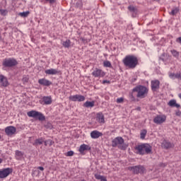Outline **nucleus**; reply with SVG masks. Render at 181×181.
Returning a JSON list of instances; mask_svg holds the SVG:
<instances>
[{
	"instance_id": "obj_1",
	"label": "nucleus",
	"mask_w": 181,
	"mask_h": 181,
	"mask_svg": "<svg viewBox=\"0 0 181 181\" xmlns=\"http://www.w3.org/2000/svg\"><path fill=\"white\" fill-rule=\"evenodd\" d=\"M122 63L127 69H134L139 64V59L135 55H127L123 59Z\"/></svg>"
},
{
	"instance_id": "obj_2",
	"label": "nucleus",
	"mask_w": 181,
	"mask_h": 181,
	"mask_svg": "<svg viewBox=\"0 0 181 181\" xmlns=\"http://www.w3.org/2000/svg\"><path fill=\"white\" fill-rule=\"evenodd\" d=\"M134 152L137 155H149L152 153V146L149 144H141L135 146Z\"/></svg>"
},
{
	"instance_id": "obj_3",
	"label": "nucleus",
	"mask_w": 181,
	"mask_h": 181,
	"mask_svg": "<svg viewBox=\"0 0 181 181\" xmlns=\"http://www.w3.org/2000/svg\"><path fill=\"white\" fill-rule=\"evenodd\" d=\"M134 93H137V98H145L148 95V89L144 86H139L133 88Z\"/></svg>"
},
{
	"instance_id": "obj_4",
	"label": "nucleus",
	"mask_w": 181,
	"mask_h": 181,
	"mask_svg": "<svg viewBox=\"0 0 181 181\" xmlns=\"http://www.w3.org/2000/svg\"><path fill=\"white\" fill-rule=\"evenodd\" d=\"M117 145H119V148L122 151H125L128 148V145L124 143V139L122 137H116L112 140V146L115 148Z\"/></svg>"
},
{
	"instance_id": "obj_5",
	"label": "nucleus",
	"mask_w": 181,
	"mask_h": 181,
	"mask_svg": "<svg viewBox=\"0 0 181 181\" xmlns=\"http://www.w3.org/2000/svg\"><path fill=\"white\" fill-rule=\"evenodd\" d=\"M27 115L31 118H36L37 119H39V121H45V119H46V117H45L42 112L36 110L28 112Z\"/></svg>"
},
{
	"instance_id": "obj_6",
	"label": "nucleus",
	"mask_w": 181,
	"mask_h": 181,
	"mask_svg": "<svg viewBox=\"0 0 181 181\" xmlns=\"http://www.w3.org/2000/svg\"><path fill=\"white\" fill-rule=\"evenodd\" d=\"M2 64L4 67H15V66H18V61L15 58H6Z\"/></svg>"
},
{
	"instance_id": "obj_7",
	"label": "nucleus",
	"mask_w": 181,
	"mask_h": 181,
	"mask_svg": "<svg viewBox=\"0 0 181 181\" xmlns=\"http://www.w3.org/2000/svg\"><path fill=\"white\" fill-rule=\"evenodd\" d=\"M12 172H13V169L11 168L0 169V179H6L9 175H12Z\"/></svg>"
},
{
	"instance_id": "obj_8",
	"label": "nucleus",
	"mask_w": 181,
	"mask_h": 181,
	"mask_svg": "<svg viewBox=\"0 0 181 181\" xmlns=\"http://www.w3.org/2000/svg\"><path fill=\"white\" fill-rule=\"evenodd\" d=\"M128 169L134 175H139V173H144L145 172V168L142 165L132 166L129 167Z\"/></svg>"
},
{
	"instance_id": "obj_9",
	"label": "nucleus",
	"mask_w": 181,
	"mask_h": 181,
	"mask_svg": "<svg viewBox=\"0 0 181 181\" xmlns=\"http://www.w3.org/2000/svg\"><path fill=\"white\" fill-rule=\"evenodd\" d=\"M92 76L95 78H101L105 76V73L102 69L95 68V70L92 72Z\"/></svg>"
},
{
	"instance_id": "obj_10",
	"label": "nucleus",
	"mask_w": 181,
	"mask_h": 181,
	"mask_svg": "<svg viewBox=\"0 0 181 181\" xmlns=\"http://www.w3.org/2000/svg\"><path fill=\"white\" fill-rule=\"evenodd\" d=\"M166 121V116L164 115H158L153 119V122L157 124V125H160Z\"/></svg>"
},
{
	"instance_id": "obj_11",
	"label": "nucleus",
	"mask_w": 181,
	"mask_h": 181,
	"mask_svg": "<svg viewBox=\"0 0 181 181\" xmlns=\"http://www.w3.org/2000/svg\"><path fill=\"white\" fill-rule=\"evenodd\" d=\"M69 100L74 102L78 101V103H81L86 100V97L81 95H74L69 96Z\"/></svg>"
},
{
	"instance_id": "obj_12",
	"label": "nucleus",
	"mask_w": 181,
	"mask_h": 181,
	"mask_svg": "<svg viewBox=\"0 0 181 181\" xmlns=\"http://www.w3.org/2000/svg\"><path fill=\"white\" fill-rule=\"evenodd\" d=\"M40 103L42 105H50V104H52V96L42 97V98L40 100Z\"/></svg>"
},
{
	"instance_id": "obj_13",
	"label": "nucleus",
	"mask_w": 181,
	"mask_h": 181,
	"mask_svg": "<svg viewBox=\"0 0 181 181\" xmlns=\"http://www.w3.org/2000/svg\"><path fill=\"white\" fill-rule=\"evenodd\" d=\"M5 132L6 135H13L16 132V127L13 126H9L6 127Z\"/></svg>"
},
{
	"instance_id": "obj_14",
	"label": "nucleus",
	"mask_w": 181,
	"mask_h": 181,
	"mask_svg": "<svg viewBox=\"0 0 181 181\" xmlns=\"http://www.w3.org/2000/svg\"><path fill=\"white\" fill-rule=\"evenodd\" d=\"M0 84L3 87H8L9 86V82H8V78L4 75H0Z\"/></svg>"
},
{
	"instance_id": "obj_15",
	"label": "nucleus",
	"mask_w": 181,
	"mask_h": 181,
	"mask_svg": "<svg viewBox=\"0 0 181 181\" xmlns=\"http://www.w3.org/2000/svg\"><path fill=\"white\" fill-rule=\"evenodd\" d=\"M160 82L158 80L151 81V90L153 91H156L159 88Z\"/></svg>"
},
{
	"instance_id": "obj_16",
	"label": "nucleus",
	"mask_w": 181,
	"mask_h": 181,
	"mask_svg": "<svg viewBox=\"0 0 181 181\" xmlns=\"http://www.w3.org/2000/svg\"><path fill=\"white\" fill-rule=\"evenodd\" d=\"M96 121L99 123V124H104L105 122V119L104 117V114L99 112L97 113L96 115Z\"/></svg>"
},
{
	"instance_id": "obj_17",
	"label": "nucleus",
	"mask_w": 181,
	"mask_h": 181,
	"mask_svg": "<svg viewBox=\"0 0 181 181\" xmlns=\"http://www.w3.org/2000/svg\"><path fill=\"white\" fill-rule=\"evenodd\" d=\"M100 136H103V134L97 130H94L90 132V137L92 139H98Z\"/></svg>"
},
{
	"instance_id": "obj_18",
	"label": "nucleus",
	"mask_w": 181,
	"mask_h": 181,
	"mask_svg": "<svg viewBox=\"0 0 181 181\" xmlns=\"http://www.w3.org/2000/svg\"><path fill=\"white\" fill-rule=\"evenodd\" d=\"M38 83L41 86H45L46 87H49V86H52V83L50 82V81H49L46 78L39 79Z\"/></svg>"
},
{
	"instance_id": "obj_19",
	"label": "nucleus",
	"mask_w": 181,
	"mask_h": 181,
	"mask_svg": "<svg viewBox=\"0 0 181 181\" xmlns=\"http://www.w3.org/2000/svg\"><path fill=\"white\" fill-rule=\"evenodd\" d=\"M162 148H164L165 149H169L170 148H173L174 145L170 143V141H168L166 140H164L161 144Z\"/></svg>"
},
{
	"instance_id": "obj_20",
	"label": "nucleus",
	"mask_w": 181,
	"mask_h": 181,
	"mask_svg": "<svg viewBox=\"0 0 181 181\" xmlns=\"http://www.w3.org/2000/svg\"><path fill=\"white\" fill-rule=\"evenodd\" d=\"M91 148L87 144H82L79 147L80 153H84V151H90Z\"/></svg>"
},
{
	"instance_id": "obj_21",
	"label": "nucleus",
	"mask_w": 181,
	"mask_h": 181,
	"mask_svg": "<svg viewBox=\"0 0 181 181\" xmlns=\"http://www.w3.org/2000/svg\"><path fill=\"white\" fill-rule=\"evenodd\" d=\"M45 74H48V75H54V74H58L59 71H57V69H47L45 71Z\"/></svg>"
},
{
	"instance_id": "obj_22",
	"label": "nucleus",
	"mask_w": 181,
	"mask_h": 181,
	"mask_svg": "<svg viewBox=\"0 0 181 181\" xmlns=\"http://www.w3.org/2000/svg\"><path fill=\"white\" fill-rule=\"evenodd\" d=\"M45 142V139L42 137L37 139L35 140V142L33 144L34 146H37V145H42Z\"/></svg>"
},
{
	"instance_id": "obj_23",
	"label": "nucleus",
	"mask_w": 181,
	"mask_h": 181,
	"mask_svg": "<svg viewBox=\"0 0 181 181\" xmlns=\"http://www.w3.org/2000/svg\"><path fill=\"white\" fill-rule=\"evenodd\" d=\"M95 104V101H86L85 103H83V107H85L86 108H93V107H94Z\"/></svg>"
},
{
	"instance_id": "obj_24",
	"label": "nucleus",
	"mask_w": 181,
	"mask_h": 181,
	"mask_svg": "<svg viewBox=\"0 0 181 181\" xmlns=\"http://www.w3.org/2000/svg\"><path fill=\"white\" fill-rule=\"evenodd\" d=\"M170 107H175L176 108H180V105L176 103V100H170L168 103Z\"/></svg>"
},
{
	"instance_id": "obj_25",
	"label": "nucleus",
	"mask_w": 181,
	"mask_h": 181,
	"mask_svg": "<svg viewBox=\"0 0 181 181\" xmlns=\"http://www.w3.org/2000/svg\"><path fill=\"white\" fill-rule=\"evenodd\" d=\"M95 178L97 179V180L107 181V177L103 176L100 174H95Z\"/></svg>"
},
{
	"instance_id": "obj_26",
	"label": "nucleus",
	"mask_w": 181,
	"mask_h": 181,
	"mask_svg": "<svg viewBox=\"0 0 181 181\" xmlns=\"http://www.w3.org/2000/svg\"><path fill=\"white\" fill-rule=\"evenodd\" d=\"M180 8L179 7H175L172 9L171 12H170V15H172V16H175L179 13Z\"/></svg>"
},
{
	"instance_id": "obj_27",
	"label": "nucleus",
	"mask_w": 181,
	"mask_h": 181,
	"mask_svg": "<svg viewBox=\"0 0 181 181\" xmlns=\"http://www.w3.org/2000/svg\"><path fill=\"white\" fill-rule=\"evenodd\" d=\"M71 45V41H70V40H66V41H64L62 42V46H64V47L69 48L70 47Z\"/></svg>"
},
{
	"instance_id": "obj_28",
	"label": "nucleus",
	"mask_w": 181,
	"mask_h": 181,
	"mask_svg": "<svg viewBox=\"0 0 181 181\" xmlns=\"http://www.w3.org/2000/svg\"><path fill=\"white\" fill-rule=\"evenodd\" d=\"M128 10L132 13H136L138 12V9H136V7L134 6H129Z\"/></svg>"
},
{
	"instance_id": "obj_29",
	"label": "nucleus",
	"mask_w": 181,
	"mask_h": 181,
	"mask_svg": "<svg viewBox=\"0 0 181 181\" xmlns=\"http://www.w3.org/2000/svg\"><path fill=\"white\" fill-rule=\"evenodd\" d=\"M146 134H148V132L146 131V129L141 130L140 133L141 139H145V136H146Z\"/></svg>"
},
{
	"instance_id": "obj_30",
	"label": "nucleus",
	"mask_w": 181,
	"mask_h": 181,
	"mask_svg": "<svg viewBox=\"0 0 181 181\" xmlns=\"http://www.w3.org/2000/svg\"><path fill=\"white\" fill-rule=\"evenodd\" d=\"M29 13H30V12L24 11L22 13H19V16H21L22 18H28V16H29Z\"/></svg>"
},
{
	"instance_id": "obj_31",
	"label": "nucleus",
	"mask_w": 181,
	"mask_h": 181,
	"mask_svg": "<svg viewBox=\"0 0 181 181\" xmlns=\"http://www.w3.org/2000/svg\"><path fill=\"white\" fill-rule=\"evenodd\" d=\"M44 144L45 146H47V145H49V146H52L53 145V141H52L51 139H48L46 141L44 140Z\"/></svg>"
},
{
	"instance_id": "obj_32",
	"label": "nucleus",
	"mask_w": 181,
	"mask_h": 181,
	"mask_svg": "<svg viewBox=\"0 0 181 181\" xmlns=\"http://www.w3.org/2000/svg\"><path fill=\"white\" fill-rule=\"evenodd\" d=\"M104 67H112L111 62L110 61H104L103 62Z\"/></svg>"
},
{
	"instance_id": "obj_33",
	"label": "nucleus",
	"mask_w": 181,
	"mask_h": 181,
	"mask_svg": "<svg viewBox=\"0 0 181 181\" xmlns=\"http://www.w3.org/2000/svg\"><path fill=\"white\" fill-rule=\"evenodd\" d=\"M16 156L17 158H18V159H19L20 158H22V156H23V153H22V152L20 151H16Z\"/></svg>"
},
{
	"instance_id": "obj_34",
	"label": "nucleus",
	"mask_w": 181,
	"mask_h": 181,
	"mask_svg": "<svg viewBox=\"0 0 181 181\" xmlns=\"http://www.w3.org/2000/svg\"><path fill=\"white\" fill-rule=\"evenodd\" d=\"M171 54H173V56L174 57H179V52L173 49V50H171Z\"/></svg>"
},
{
	"instance_id": "obj_35",
	"label": "nucleus",
	"mask_w": 181,
	"mask_h": 181,
	"mask_svg": "<svg viewBox=\"0 0 181 181\" xmlns=\"http://www.w3.org/2000/svg\"><path fill=\"white\" fill-rule=\"evenodd\" d=\"M7 13H8V11L0 9V15H2V16H6Z\"/></svg>"
},
{
	"instance_id": "obj_36",
	"label": "nucleus",
	"mask_w": 181,
	"mask_h": 181,
	"mask_svg": "<svg viewBox=\"0 0 181 181\" xmlns=\"http://www.w3.org/2000/svg\"><path fill=\"white\" fill-rule=\"evenodd\" d=\"M116 103H117V104H121L122 103H124V98H118L116 100Z\"/></svg>"
},
{
	"instance_id": "obj_37",
	"label": "nucleus",
	"mask_w": 181,
	"mask_h": 181,
	"mask_svg": "<svg viewBox=\"0 0 181 181\" xmlns=\"http://www.w3.org/2000/svg\"><path fill=\"white\" fill-rule=\"evenodd\" d=\"M74 155V151H70L66 153V156H73Z\"/></svg>"
},
{
	"instance_id": "obj_38",
	"label": "nucleus",
	"mask_w": 181,
	"mask_h": 181,
	"mask_svg": "<svg viewBox=\"0 0 181 181\" xmlns=\"http://www.w3.org/2000/svg\"><path fill=\"white\" fill-rule=\"evenodd\" d=\"M169 77H170V78L175 79V78H176V74L171 73L169 74Z\"/></svg>"
},
{
	"instance_id": "obj_39",
	"label": "nucleus",
	"mask_w": 181,
	"mask_h": 181,
	"mask_svg": "<svg viewBox=\"0 0 181 181\" xmlns=\"http://www.w3.org/2000/svg\"><path fill=\"white\" fill-rule=\"evenodd\" d=\"M175 78H178V80H181V73H177L175 75Z\"/></svg>"
},
{
	"instance_id": "obj_40",
	"label": "nucleus",
	"mask_w": 181,
	"mask_h": 181,
	"mask_svg": "<svg viewBox=\"0 0 181 181\" xmlns=\"http://www.w3.org/2000/svg\"><path fill=\"white\" fill-rule=\"evenodd\" d=\"M175 115L177 116V117H181V111L180 110H176L175 111Z\"/></svg>"
},
{
	"instance_id": "obj_41",
	"label": "nucleus",
	"mask_w": 181,
	"mask_h": 181,
	"mask_svg": "<svg viewBox=\"0 0 181 181\" xmlns=\"http://www.w3.org/2000/svg\"><path fill=\"white\" fill-rule=\"evenodd\" d=\"M111 82L108 80L103 81V84H110Z\"/></svg>"
},
{
	"instance_id": "obj_42",
	"label": "nucleus",
	"mask_w": 181,
	"mask_h": 181,
	"mask_svg": "<svg viewBox=\"0 0 181 181\" xmlns=\"http://www.w3.org/2000/svg\"><path fill=\"white\" fill-rule=\"evenodd\" d=\"M176 42H177V43H180V45H181V37H177L176 39Z\"/></svg>"
},
{
	"instance_id": "obj_43",
	"label": "nucleus",
	"mask_w": 181,
	"mask_h": 181,
	"mask_svg": "<svg viewBox=\"0 0 181 181\" xmlns=\"http://www.w3.org/2000/svg\"><path fill=\"white\" fill-rule=\"evenodd\" d=\"M47 2H49V4H54V0H45Z\"/></svg>"
},
{
	"instance_id": "obj_44",
	"label": "nucleus",
	"mask_w": 181,
	"mask_h": 181,
	"mask_svg": "<svg viewBox=\"0 0 181 181\" xmlns=\"http://www.w3.org/2000/svg\"><path fill=\"white\" fill-rule=\"evenodd\" d=\"M28 80H29V78L23 77V81H28Z\"/></svg>"
},
{
	"instance_id": "obj_45",
	"label": "nucleus",
	"mask_w": 181,
	"mask_h": 181,
	"mask_svg": "<svg viewBox=\"0 0 181 181\" xmlns=\"http://www.w3.org/2000/svg\"><path fill=\"white\" fill-rule=\"evenodd\" d=\"M37 169L42 171L45 170V168L43 167H38Z\"/></svg>"
},
{
	"instance_id": "obj_46",
	"label": "nucleus",
	"mask_w": 181,
	"mask_h": 181,
	"mask_svg": "<svg viewBox=\"0 0 181 181\" xmlns=\"http://www.w3.org/2000/svg\"><path fill=\"white\" fill-rule=\"evenodd\" d=\"M79 4H81V5L79 6V8H81L83 6V4H81V1H79Z\"/></svg>"
},
{
	"instance_id": "obj_47",
	"label": "nucleus",
	"mask_w": 181,
	"mask_h": 181,
	"mask_svg": "<svg viewBox=\"0 0 181 181\" xmlns=\"http://www.w3.org/2000/svg\"><path fill=\"white\" fill-rule=\"evenodd\" d=\"M2 162H4V160L2 158H0V164L2 163Z\"/></svg>"
},
{
	"instance_id": "obj_48",
	"label": "nucleus",
	"mask_w": 181,
	"mask_h": 181,
	"mask_svg": "<svg viewBox=\"0 0 181 181\" xmlns=\"http://www.w3.org/2000/svg\"><path fill=\"white\" fill-rule=\"evenodd\" d=\"M178 97H179V98L181 99V93H179V94H178Z\"/></svg>"
},
{
	"instance_id": "obj_49",
	"label": "nucleus",
	"mask_w": 181,
	"mask_h": 181,
	"mask_svg": "<svg viewBox=\"0 0 181 181\" xmlns=\"http://www.w3.org/2000/svg\"><path fill=\"white\" fill-rule=\"evenodd\" d=\"M81 181H86L85 180H82Z\"/></svg>"
}]
</instances>
